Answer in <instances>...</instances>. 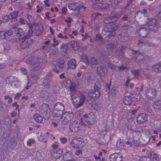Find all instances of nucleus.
<instances>
[{
	"label": "nucleus",
	"mask_w": 161,
	"mask_h": 161,
	"mask_svg": "<svg viewBox=\"0 0 161 161\" xmlns=\"http://www.w3.org/2000/svg\"><path fill=\"white\" fill-rule=\"evenodd\" d=\"M148 29L145 28H142L140 29L138 32L139 35L142 37H145L147 36L148 34Z\"/></svg>",
	"instance_id": "obj_20"
},
{
	"label": "nucleus",
	"mask_w": 161,
	"mask_h": 161,
	"mask_svg": "<svg viewBox=\"0 0 161 161\" xmlns=\"http://www.w3.org/2000/svg\"><path fill=\"white\" fill-rule=\"evenodd\" d=\"M153 109L156 111L161 110V100H158L153 103Z\"/></svg>",
	"instance_id": "obj_19"
},
{
	"label": "nucleus",
	"mask_w": 161,
	"mask_h": 161,
	"mask_svg": "<svg viewBox=\"0 0 161 161\" xmlns=\"http://www.w3.org/2000/svg\"><path fill=\"white\" fill-rule=\"evenodd\" d=\"M131 99L130 96H125L123 100V103L125 105H130L131 103Z\"/></svg>",
	"instance_id": "obj_29"
},
{
	"label": "nucleus",
	"mask_w": 161,
	"mask_h": 161,
	"mask_svg": "<svg viewBox=\"0 0 161 161\" xmlns=\"http://www.w3.org/2000/svg\"><path fill=\"white\" fill-rule=\"evenodd\" d=\"M95 77L93 74L88 72L85 73L82 78V81L86 85H89L93 82Z\"/></svg>",
	"instance_id": "obj_4"
},
{
	"label": "nucleus",
	"mask_w": 161,
	"mask_h": 161,
	"mask_svg": "<svg viewBox=\"0 0 161 161\" xmlns=\"http://www.w3.org/2000/svg\"><path fill=\"white\" fill-rule=\"evenodd\" d=\"M146 97L149 100L154 99L156 95V91L153 88L147 89L145 92Z\"/></svg>",
	"instance_id": "obj_7"
},
{
	"label": "nucleus",
	"mask_w": 161,
	"mask_h": 161,
	"mask_svg": "<svg viewBox=\"0 0 161 161\" xmlns=\"http://www.w3.org/2000/svg\"><path fill=\"white\" fill-rule=\"evenodd\" d=\"M111 2L112 6L114 9L116 8L119 3V2L117 0H111Z\"/></svg>",
	"instance_id": "obj_41"
},
{
	"label": "nucleus",
	"mask_w": 161,
	"mask_h": 161,
	"mask_svg": "<svg viewBox=\"0 0 161 161\" xmlns=\"http://www.w3.org/2000/svg\"><path fill=\"white\" fill-rule=\"evenodd\" d=\"M104 31L105 32L109 33L108 36L110 38L114 36L115 34V32L113 30L112 26L111 25L106 26L104 28Z\"/></svg>",
	"instance_id": "obj_15"
},
{
	"label": "nucleus",
	"mask_w": 161,
	"mask_h": 161,
	"mask_svg": "<svg viewBox=\"0 0 161 161\" xmlns=\"http://www.w3.org/2000/svg\"><path fill=\"white\" fill-rule=\"evenodd\" d=\"M107 67L111 69L113 71L115 70L116 66L113 63L110 62H108L106 64Z\"/></svg>",
	"instance_id": "obj_40"
},
{
	"label": "nucleus",
	"mask_w": 161,
	"mask_h": 161,
	"mask_svg": "<svg viewBox=\"0 0 161 161\" xmlns=\"http://www.w3.org/2000/svg\"><path fill=\"white\" fill-rule=\"evenodd\" d=\"M73 153L71 149L69 147H65V152L63 155V158L64 160L67 161H70L72 158Z\"/></svg>",
	"instance_id": "obj_8"
},
{
	"label": "nucleus",
	"mask_w": 161,
	"mask_h": 161,
	"mask_svg": "<svg viewBox=\"0 0 161 161\" xmlns=\"http://www.w3.org/2000/svg\"><path fill=\"white\" fill-rule=\"evenodd\" d=\"M121 155L117 153L112 154L110 156V161H121L122 158Z\"/></svg>",
	"instance_id": "obj_16"
},
{
	"label": "nucleus",
	"mask_w": 161,
	"mask_h": 161,
	"mask_svg": "<svg viewBox=\"0 0 161 161\" xmlns=\"http://www.w3.org/2000/svg\"><path fill=\"white\" fill-rule=\"evenodd\" d=\"M54 109H56L57 110H60L63 112L65 109V106L62 103L58 102L56 103L54 105Z\"/></svg>",
	"instance_id": "obj_21"
},
{
	"label": "nucleus",
	"mask_w": 161,
	"mask_h": 161,
	"mask_svg": "<svg viewBox=\"0 0 161 161\" xmlns=\"http://www.w3.org/2000/svg\"><path fill=\"white\" fill-rule=\"evenodd\" d=\"M101 87V84L99 81H97L95 83L94 86V89L95 90L99 91Z\"/></svg>",
	"instance_id": "obj_45"
},
{
	"label": "nucleus",
	"mask_w": 161,
	"mask_h": 161,
	"mask_svg": "<svg viewBox=\"0 0 161 161\" xmlns=\"http://www.w3.org/2000/svg\"><path fill=\"white\" fill-rule=\"evenodd\" d=\"M26 39L21 42L19 45L20 47L23 49H27L29 47L31 44L32 41Z\"/></svg>",
	"instance_id": "obj_12"
},
{
	"label": "nucleus",
	"mask_w": 161,
	"mask_h": 161,
	"mask_svg": "<svg viewBox=\"0 0 161 161\" xmlns=\"http://www.w3.org/2000/svg\"><path fill=\"white\" fill-rule=\"evenodd\" d=\"M76 61L74 59H71L67 63L68 65V69H74L76 67L77 64Z\"/></svg>",
	"instance_id": "obj_23"
},
{
	"label": "nucleus",
	"mask_w": 161,
	"mask_h": 161,
	"mask_svg": "<svg viewBox=\"0 0 161 161\" xmlns=\"http://www.w3.org/2000/svg\"><path fill=\"white\" fill-rule=\"evenodd\" d=\"M60 49L62 51L65 53L69 50V48L67 44L63 43L62 44V45L60 47Z\"/></svg>",
	"instance_id": "obj_44"
},
{
	"label": "nucleus",
	"mask_w": 161,
	"mask_h": 161,
	"mask_svg": "<svg viewBox=\"0 0 161 161\" xmlns=\"http://www.w3.org/2000/svg\"><path fill=\"white\" fill-rule=\"evenodd\" d=\"M33 32V31L32 29H30L28 31L27 34L25 35L23 38L26 39H28L32 35Z\"/></svg>",
	"instance_id": "obj_48"
},
{
	"label": "nucleus",
	"mask_w": 161,
	"mask_h": 161,
	"mask_svg": "<svg viewBox=\"0 0 161 161\" xmlns=\"http://www.w3.org/2000/svg\"><path fill=\"white\" fill-rule=\"evenodd\" d=\"M40 62L39 59L37 58L36 59H31L28 58L26 60V63L27 64H31L33 66L36 64H38V63Z\"/></svg>",
	"instance_id": "obj_24"
},
{
	"label": "nucleus",
	"mask_w": 161,
	"mask_h": 161,
	"mask_svg": "<svg viewBox=\"0 0 161 161\" xmlns=\"http://www.w3.org/2000/svg\"><path fill=\"white\" fill-rule=\"evenodd\" d=\"M144 58L143 55L138 52V51H134L133 53V59L136 62L139 63L141 62Z\"/></svg>",
	"instance_id": "obj_11"
},
{
	"label": "nucleus",
	"mask_w": 161,
	"mask_h": 161,
	"mask_svg": "<svg viewBox=\"0 0 161 161\" xmlns=\"http://www.w3.org/2000/svg\"><path fill=\"white\" fill-rule=\"evenodd\" d=\"M53 41L54 43L52 44V46L53 47H56V46L59 44V42L58 40H56L55 38H53Z\"/></svg>",
	"instance_id": "obj_62"
},
{
	"label": "nucleus",
	"mask_w": 161,
	"mask_h": 161,
	"mask_svg": "<svg viewBox=\"0 0 161 161\" xmlns=\"http://www.w3.org/2000/svg\"><path fill=\"white\" fill-rule=\"evenodd\" d=\"M10 19L11 18H9L8 15H6L3 17L2 20L3 22H7L9 21Z\"/></svg>",
	"instance_id": "obj_52"
},
{
	"label": "nucleus",
	"mask_w": 161,
	"mask_h": 161,
	"mask_svg": "<svg viewBox=\"0 0 161 161\" xmlns=\"http://www.w3.org/2000/svg\"><path fill=\"white\" fill-rule=\"evenodd\" d=\"M36 31L38 35H40L43 32V27L41 25L36 26Z\"/></svg>",
	"instance_id": "obj_33"
},
{
	"label": "nucleus",
	"mask_w": 161,
	"mask_h": 161,
	"mask_svg": "<svg viewBox=\"0 0 161 161\" xmlns=\"http://www.w3.org/2000/svg\"><path fill=\"white\" fill-rule=\"evenodd\" d=\"M1 46L2 48L3 49L4 53H7L10 50V46L8 43H3Z\"/></svg>",
	"instance_id": "obj_27"
},
{
	"label": "nucleus",
	"mask_w": 161,
	"mask_h": 161,
	"mask_svg": "<svg viewBox=\"0 0 161 161\" xmlns=\"http://www.w3.org/2000/svg\"><path fill=\"white\" fill-rule=\"evenodd\" d=\"M103 39V38L102 36L99 35L97 34L96 35V37L95 38V40L96 41H101Z\"/></svg>",
	"instance_id": "obj_59"
},
{
	"label": "nucleus",
	"mask_w": 161,
	"mask_h": 161,
	"mask_svg": "<svg viewBox=\"0 0 161 161\" xmlns=\"http://www.w3.org/2000/svg\"><path fill=\"white\" fill-rule=\"evenodd\" d=\"M42 108H45L46 109H45L44 111V113L45 111L46 112V114H48V113H47V112L46 111V110H47V111H48V110L49 109V111L50 110V109L49 108V105L48 104H47V103H43L42 105Z\"/></svg>",
	"instance_id": "obj_54"
},
{
	"label": "nucleus",
	"mask_w": 161,
	"mask_h": 161,
	"mask_svg": "<svg viewBox=\"0 0 161 161\" xmlns=\"http://www.w3.org/2000/svg\"><path fill=\"white\" fill-rule=\"evenodd\" d=\"M139 161H153L150 158L144 156L140 158Z\"/></svg>",
	"instance_id": "obj_49"
},
{
	"label": "nucleus",
	"mask_w": 161,
	"mask_h": 161,
	"mask_svg": "<svg viewBox=\"0 0 161 161\" xmlns=\"http://www.w3.org/2000/svg\"><path fill=\"white\" fill-rule=\"evenodd\" d=\"M89 64H90L92 65H96L98 63V62L97 59L94 57H92L90 58L89 59Z\"/></svg>",
	"instance_id": "obj_42"
},
{
	"label": "nucleus",
	"mask_w": 161,
	"mask_h": 161,
	"mask_svg": "<svg viewBox=\"0 0 161 161\" xmlns=\"http://www.w3.org/2000/svg\"><path fill=\"white\" fill-rule=\"evenodd\" d=\"M132 94L133 97H132V100L134 101H138L140 99V95L138 93L134 94Z\"/></svg>",
	"instance_id": "obj_43"
},
{
	"label": "nucleus",
	"mask_w": 161,
	"mask_h": 161,
	"mask_svg": "<svg viewBox=\"0 0 161 161\" xmlns=\"http://www.w3.org/2000/svg\"><path fill=\"white\" fill-rule=\"evenodd\" d=\"M91 107L93 108L94 110L98 111L101 109V104L100 102H94L92 104Z\"/></svg>",
	"instance_id": "obj_25"
},
{
	"label": "nucleus",
	"mask_w": 161,
	"mask_h": 161,
	"mask_svg": "<svg viewBox=\"0 0 161 161\" xmlns=\"http://www.w3.org/2000/svg\"><path fill=\"white\" fill-rule=\"evenodd\" d=\"M94 92V97L96 98H98L101 96V93L99 91L95 90Z\"/></svg>",
	"instance_id": "obj_50"
},
{
	"label": "nucleus",
	"mask_w": 161,
	"mask_h": 161,
	"mask_svg": "<svg viewBox=\"0 0 161 161\" xmlns=\"http://www.w3.org/2000/svg\"><path fill=\"white\" fill-rule=\"evenodd\" d=\"M142 71L143 74L147 77H149L150 72H152L150 71L148 68H146L143 69Z\"/></svg>",
	"instance_id": "obj_39"
},
{
	"label": "nucleus",
	"mask_w": 161,
	"mask_h": 161,
	"mask_svg": "<svg viewBox=\"0 0 161 161\" xmlns=\"http://www.w3.org/2000/svg\"><path fill=\"white\" fill-rule=\"evenodd\" d=\"M70 45L74 50L77 49L79 47V44L75 41H72L70 42Z\"/></svg>",
	"instance_id": "obj_37"
},
{
	"label": "nucleus",
	"mask_w": 161,
	"mask_h": 161,
	"mask_svg": "<svg viewBox=\"0 0 161 161\" xmlns=\"http://www.w3.org/2000/svg\"><path fill=\"white\" fill-rule=\"evenodd\" d=\"M130 80V79H127L126 82V85L127 86L130 87V88H132L134 86V84L132 83H129Z\"/></svg>",
	"instance_id": "obj_58"
},
{
	"label": "nucleus",
	"mask_w": 161,
	"mask_h": 161,
	"mask_svg": "<svg viewBox=\"0 0 161 161\" xmlns=\"http://www.w3.org/2000/svg\"><path fill=\"white\" fill-rule=\"evenodd\" d=\"M82 61L85 62L87 65H88L89 64L88 57L86 54H83L82 55Z\"/></svg>",
	"instance_id": "obj_47"
},
{
	"label": "nucleus",
	"mask_w": 161,
	"mask_h": 161,
	"mask_svg": "<svg viewBox=\"0 0 161 161\" xmlns=\"http://www.w3.org/2000/svg\"><path fill=\"white\" fill-rule=\"evenodd\" d=\"M33 68L35 71H37L40 69L41 67V64L40 62L38 64H37L33 66Z\"/></svg>",
	"instance_id": "obj_53"
},
{
	"label": "nucleus",
	"mask_w": 161,
	"mask_h": 161,
	"mask_svg": "<svg viewBox=\"0 0 161 161\" xmlns=\"http://www.w3.org/2000/svg\"><path fill=\"white\" fill-rule=\"evenodd\" d=\"M152 70L156 72H161V65H154L152 66Z\"/></svg>",
	"instance_id": "obj_34"
},
{
	"label": "nucleus",
	"mask_w": 161,
	"mask_h": 161,
	"mask_svg": "<svg viewBox=\"0 0 161 161\" xmlns=\"http://www.w3.org/2000/svg\"><path fill=\"white\" fill-rule=\"evenodd\" d=\"M33 119L36 122L39 123H41L42 121V116L38 114H36L34 115Z\"/></svg>",
	"instance_id": "obj_30"
},
{
	"label": "nucleus",
	"mask_w": 161,
	"mask_h": 161,
	"mask_svg": "<svg viewBox=\"0 0 161 161\" xmlns=\"http://www.w3.org/2000/svg\"><path fill=\"white\" fill-rule=\"evenodd\" d=\"M144 107L145 109L147 111H150L151 110L150 107V104L149 103H145L144 105Z\"/></svg>",
	"instance_id": "obj_61"
},
{
	"label": "nucleus",
	"mask_w": 161,
	"mask_h": 161,
	"mask_svg": "<svg viewBox=\"0 0 161 161\" xmlns=\"http://www.w3.org/2000/svg\"><path fill=\"white\" fill-rule=\"evenodd\" d=\"M25 34V32L21 28H18L16 31L15 35L18 37H21L24 36Z\"/></svg>",
	"instance_id": "obj_28"
},
{
	"label": "nucleus",
	"mask_w": 161,
	"mask_h": 161,
	"mask_svg": "<svg viewBox=\"0 0 161 161\" xmlns=\"http://www.w3.org/2000/svg\"><path fill=\"white\" fill-rule=\"evenodd\" d=\"M122 12H121L120 13H114L113 15L111 16L112 18V20L114 22L117 19H119L121 16L122 15Z\"/></svg>",
	"instance_id": "obj_31"
},
{
	"label": "nucleus",
	"mask_w": 161,
	"mask_h": 161,
	"mask_svg": "<svg viewBox=\"0 0 161 161\" xmlns=\"http://www.w3.org/2000/svg\"><path fill=\"white\" fill-rule=\"evenodd\" d=\"M70 86V96H71L72 94L73 95H75L77 94V86L76 84L75 83H72L69 85Z\"/></svg>",
	"instance_id": "obj_17"
},
{
	"label": "nucleus",
	"mask_w": 161,
	"mask_h": 161,
	"mask_svg": "<svg viewBox=\"0 0 161 161\" xmlns=\"http://www.w3.org/2000/svg\"><path fill=\"white\" fill-rule=\"evenodd\" d=\"M71 99L75 107L77 108L83 105L86 99V97L82 94H80L78 96L77 94L74 95L72 94Z\"/></svg>",
	"instance_id": "obj_1"
},
{
	"label": "nucleus",
	"mask_w": 161,
	"mask_h": 161,
	"mask_svg": "<svg viewBox=\"0 0 161 161\" xmlns=\"http://www.w3.org/2000/svg\"><path fill=\"white\" fill-rule=\"evenodd\" d=\"M71 84V80L69 79L66 78L63 82L62 86L66 87L67 86H69Z\"/></svg>",
	"instance_id": "obj_38"
},
{
	"label": "nucleus",
	"mask_w": 161,
	"mask_h": 161,
	"mask_svg": "<svg viewBox=\"0 0 161 161\" xmlns=\"http://www.w3.org/2000/svg\"><path fill=\"white\" fill-rule=\"evenodd\" d=\"M147 115L144 113H141L136 117V122L139 124H142L147 121Z\"/></svg>",
	"instance_id": "obj_9"
},
{
	"label": "nucleus",
	"mask_w": 161,
	"mask_h": 161,
	"mask_svg": "<svg viewBox=\"0 0 161 161\" xmlns=\"http://www.w3.org/2000/svg\"><path fill=\"white\" fill-rule=\"evenodd\" d=\"M80 124L84 127L86 126V123L83 121V119H80V122L74 121L71 122L69 125V128L73 132L78 131L80 129Z\"/></svg>",
	"instance_id": "obj_2"
},
{
	"label": "nucleus",
	"mask_w": 161,
	"mask_h": 161,
	"mask_svg": "<svg viewBox=\"0 0 161 161\" xmlns=\"http://www.w3.org/2000/svg\"><path fill=\"white\" fill-rule=\"evenodd\" d=\"M147 25L150 31L156 32L158 30V26L157 24L156 20L154 18H151L148 22Z\"/></svg>",
	"instance_id": "obj_5"
},
{
	"label": "nucleus",
	"mask_w": 161,
	"mask_h": 161,
	"mask_svg": "<svg viewBox=\"0 0 161 161\" xmlns=\"http://www.w3.org/2000/svg\"><path fill=\"white\" fill-rule=\"evenodd\" d=\"M97 71V73L102 76L106 75L108 73V69L107 67L104 65L98 66Z\"/></svg>",
	"instance_id": "obj_10"
},
{
	"label": "nucleus",
	"mask_w": 161,
	"mask_h": 161,
	"mask_svg": "<svg viewBox=\"0 0 161 161\" xmlns=\"http://www.w3.org/2000/svg\"><path fill=\"white\" fill-rule=\"evenodd\" d=\"M118 92L117 90L115 88H113L111 90V93L113 96L116 95Z\"/></svg>",
	"instance_id": "obj_60"
},
{
	"label": "nucleus",
	"mask_w": 161,
	"mask_h": 161,
	"mask_svg": "<svg viewBox=\"0 0 161 161\" xmlns=\"http://www.w3.org/2000/svg\"><path fill=\"white\" fill-rule=\"evenodd\" d=\"M4 32L5 38H9L13 34V31L11 29H9L6 31H4Z\"/></svg>",
	"instance_id": "obj_36"
},
{
	"label": "nucleus",
	"mask_w": 161,
	"mask_h": 161,
	"mask_svg": "<svg viewBox=\"0 0 161 161\" xmlns=\"http://www.w3.org/2000/svg\"><path fill=\"white\" fill-rule=\"evenodd\" d=\"M84 119L83 121L88 125H92L96 122V117L92 113H90L88 114H85L84 115Z\"/></svg>",
	"instance_id": "obj_3"
},
{
	"label": "nucleus",
	"mask_w": 161,
	"mask_h": 161,
	"mask_svg": "<svg viewBox=\"0 0 161 161\" xmlns=\"http://www.w3.org/2000/svg\"><path fill=\"white\" fill-rule=\"evenodd\" d=\"M70 145L73 148L77 149L80 147H82L85 145L81 138L73 139L70 143Z\"/></svg>",
	"instance_id": "obj_6"
},
{
	"label": "nucleus",
	"mask_w": 161,
	"mask_h": 161,
	"mask_svg": "<svg viewBox=\"0 0 161 161\" xmlns=\"http://www.w3.org/2000/svg\"><path fill=\"white\" fill-rule=\"evenodd\" d=\"M64 113L63 111L60 110H57L54 109L52 115L54 117L59 118L60 119L62 118L63 115H64Z\"/></svg>",
	"instance_id": "obj_18"
},
{
	"label": "nucleus",
	"mask_w": 161,
	"mask_h": 161,
	"mask_svg": "<svg viewBox=\"0 0 161 161\" xmlns=\"http://www.w3.org/2000/svg\"><path fill=\"white\" fill-rule=\"evenodd\" d=\"M63 153V150L61 149H59L54 152L53 150H52L50 152V154L55 158L57 159L61 157Z\"/></svg>",
	"instance_id": "obj_13"
},
{
	"label": "nucleus",
	"mask_w": 161,
	"mask_h": 161,
	"mask_svg": "<svg viewBox=\"0 0 161 161\" xmlns=\"http://www.w3.org/2000/svg\"><path fill=\"white\" fill-rule=\"evenodd\" d=\"M51 79L49 78H46L43 80V83L46 88L49 87V83Z\"/></svg>",
	"instance_id": "obj_46"
},
{
	"label": "nucleus",
	"mask_w": 161,
	"mask_h": 161,
	"mask_svg": "<svg viewBox=\"0 0 161 161\" xmlns=\"http://www.w3.org/2000/svg\"><path fill=\"white\" fill-rule=\"evenodd\" d=\"M88 96L90 97L93 98L94 97V92L93 90H91L88 93Z\"/></svg>",
	"instance_id": "obj_64"
},
{
	"label": "nucleus",
	"mask_w": 161,
	"mask_h": 161,
	"mask_svg": "<svg viewBox=\"0 0 161 161\" xmlns=\"http://www.w3.org/2000/svg\"><path fill=\"white\" fill-rule=\"evenodd\" d=\"M146 41L144 40L140 39L139 40V42L137 45L143 46V45H146Z\"/></svg>",
	"instance_id": "obj_55"
},
{
	"label": "nucleus",
	"mask_w": 161,
	"mask_h": 161,
	"mask_svg": "<svg viewBox=\"0 0 161 161\" xmlns=\"http://www.w3.org/2000/svg\"><path fill=\"white\" fill-rule=\"evenodd\" d=\"M116 145L118 148H120L123 146V143L120 139L117 141Z\"/></svg>",
	"instance_id": "obj_56"
},
{
	"label": "nucleus",
	"mask_w": 161,
	"mask_h": 161,
	"mask_svg": "<svg viewBox=\"0 0 161 161\" xmlns=\"http://www.w3.org/2000/svg\"><path fill=\"white\" fill-rule=\"evenodd\" d=\"M27 18L29 19V21L32 22L33 19V17L29 14L27 13L26 15Z\"/></svg>",
	"instance_id": "obj_63"
},
{
	"label": "nucleus",
	"mask_w": 161,
	"mask_h": 161,
	"mask_svg": "<svg viewBox=\"0 0 161 161\" xmlns=\"http://www.w3.org/2000/svg\"><path fill=\"white\" fill-rule=\"evenodd\" d=\"M118 37L120 41L122 42H126L129 40L128 34L125 32H121L119 34Z\"/></svg>",
	"instance_id": "obj_14"
},
{
	"label": "nucleus",
	"mask_w": 161,
	"mask_h": 161,
	"mask_svg": "<svg viewBox=\"0 0 161 161\" xmlns=\"http://www.w3.org/2000/svg\"><path fill=\"white\" fill-rule=\"evenodd\" d=\"M64 115H65L64 120L66 122L70 121L73 117V114L71 113H67L66 112H65L64 113Z\"/></svg>",
	"instance_id": "obj_26"
},
{
	"label": "nucleus",
	"mask_w": 161,
	"mask_h": 161,
	"mask_svg": "<svg viewBox=\"0 0 161 161\" xmlns=\"http://www.w3.org/2000/svg\"><path fill=\"white\" fill-rule=\"evenodd\" d=\"M131 73L136 77H138L139 75V72L138 70H131Z\"/></svg>",
	"instance_id": "obj_57"
},
{
	"label": "nucleus",
	"mask_w": 161,
	"mask_h": 161,
	"mask_svg": "<svg viewBox=\"0 0 161 161\" xmlns=\"http://www.w3.org/2000/svg\"><path fill=\"white\" fill-rule=\"evenodd\" d=\"M103 22L105 24H109L111 22H114L112 20V18L111 16L108 17L105 19L103 21Z\"/></svg>",
	"instance_id": "obj_51"
},
{
	"label": "nucleus",
	"mask_w": 161,
	"mask_h": 161,
	"mask_svg": "<svg viewBox=\"0 0 161 161\" xmlns=\"http://www.w3.org/2000/svg\"><path fill=\"white\" fill-rule=\"evenodd\" d=\"M130 12L131 11H130L129 13H128L127 14H125L124 16L121 18V20L123 21H125L128 22H130V20L129 16H130Z\"/></svg>",
	"instance_id": "obj_35"
},
{
	"label": "nucleus",
	"mask_w": 161,
	"mask_h": 161,
	"mask_svg": "<svg viewBox=\"0 0 161 161\" xmlns=\"http://www.w3.org/2000/svg\"><path fill=\"white\" fill-rule=\"evenodd\" d=\"M19 11L18 10H14L9 15L11 16V19H17L18 18V15L19 14Z\"/></svg>",
	"instance_id": "obj_32"
},
{
	"label": "nucleus",
	"mask_w": 161,
	"mask_h": 161,
	"mask_svg": "<svg viewBox=\"0 0 161 161\" xmlns=\"http://www.w3.org/2000/svg\"><path fill=\"white\" fill-rule=\"evenodd\" d=\"M64 61L63 59L60 58L58 59L55 65L56 67H58L60 69H62L64 67Z\"/></svg>",
	"instance_id": "obj_22"
}]
</instances>
